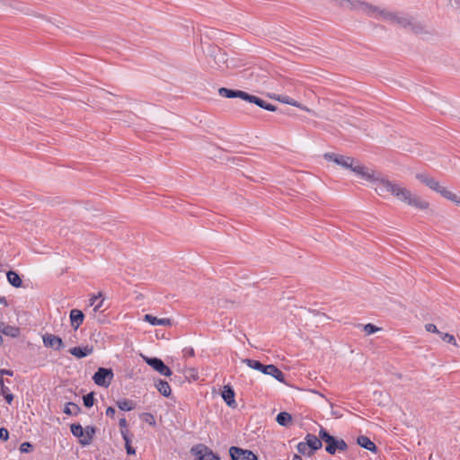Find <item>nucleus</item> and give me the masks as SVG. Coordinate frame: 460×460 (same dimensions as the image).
Masks as SVG:
<instances>
[{"label": "nucleus", "instance_id": "1", "mask_svg": "<svg viewBox=\"0 0 460 460\" xmlns=\"http://www.w3.org/2000/svg\"><path fill=\"white\" fill-rule=\"evenodd\" d=\"M379 190H377L378 195L390 193L396 197L399 200L418 209L423 210L429 208V202L422 200L417 195L412 194L408 189L389 181L387 178L385 181H381V187H379Z\"/></svg>", "mask_w": 460, "mask_h": 460}, {"label": "nucleus", "instance_id": "2", "mask_svg": "<svg viewBox=\"0 0 460 460\" xmlns=\"http://www.w3.org/2000/svg\"><path fill=\"white\" fill-rule=\"evenodd\" d=\"M218 93L221 97H224V98H228V99L240 98L247 102L253 103V104L257 105L258 107H260L263 110H266V111H278V108L276 105H273L256 95L251 94V93L242 91V90L221 87L218 89Z\"/></svg>", "mask_w": 460, "mask_h": 460}, {"label": "nucleus", "instance_id": "3", "mask_svg": "<svg viewBox=\"0 0 460 460\" xmlns=\"http://www.w3.org/2000/svg\"><path fill=\"white\" fill-rule=\"evenodd\" d=\"M319 437L325 444V451L329 455L334 456L337 453L345 452L349 448V446L344 439L331 435L323 427L320 428Z\"/></svg>", "mask_w": 460, "mask_h": 460}, {"label": "nucleus", "instance_id": "4", "mask_svg": "<svg viewBox=\"0 0 460 460\" xmlns=\"http://www.w3.org/2000/svg\"><path fill=\"white\" fill-rule=\"evenodd\" d=\"M243 363L246 364L249 367L258 370L264 375L271 376L280 383L287 384L284 373L275 365H264L261 361L252 358L243 359Z\"/></svg>", "mask_w": 460, "mask_h": 460}, {"label": "nucleus", "instance_id": "5", "mask_svg": "<svg viewBox=\"0 0 460 460\" xmlns=\"http://www.w3.org/2000/svg\"><path fill=\"white\" fill-rule=\"evenodd\" d=\"M351 171L355 172L359 178L373 183L376 186L375 190L376 192L377 190H380L379 187H381V181H385L386 179L385 177L382 176L380 172H376L368 167L360 164L358 161H356Z\"/></svg>", "mask_w": 460, "mask_h": 460}, {"label": "nucleus", "instance_id": "6", "mask_svg": "<svg viewBox=\"0 0 460 460\" xmlns=\"http://www.w3.org/2000/svg\"><path fill=\"white\" fill-rule=\"evenodd\" d=\"M416 179H418L420 182L425 184L427 187L431 189L432 190L439 193L442 197L447 199H454L456 198V194L447 190L446 188L442 187L438 181H436L433 177H430L425 173H417Z\"/></svg>", "mask_w": 460, "mask_h": 460}, {"label": "nucleus", "instance_id": "7", "mask_svg": "<svg viewBox=\"0 0 460 460\" xmlns=\"http://www.w3.org/2000/svg\"><path fill=\"white\" fill-rule=\"evenodd\" d=\"M394 23L402 28L409 29L415 34L423 33L425 31V28L420 22H418L411 16L402 13H397Z\"/></svg>", "mask_w": 460, "mask_h": 460}, {"label": "nucleus", "instance_id": "8", "mask_svg": "<svg viewBox=\"0 0 460 460\" xmlns=\"http://www.w3.org/2000/svg\"><path fill=\"white\" fill-rule=\"evenodd\" d=\"M332 2L339 7L349 8L350 10H361L366 13H370L377 10L376 6L360 0H332Z\"/></svg>", "mask_w": 460, "mask_h": 460}, {"label": "nucleus", "instance_id": "9", "mask_svg": "<svg viewBox=\"0 0 460 460\" xmlns=\"http://www.w3.org/2000/svg\"><path fill=\"white\" fill-rule=\"evenodd\" d=\"M114 373L111 368L100 367L92 378L98 386L107 388L111 385Z\"/></svg>", "mask_w": 460, "mask_h": 460}, {"label": "nucleus", "instance_id": "10", "mask_svg": "<svg viewBox=\"0 0 460 460\" xmlns=\"http://www.w3.org/2000/svg\"><path fill=\"white\" fill-rule=\"evenodd\" d=\"M144 360L149 367H151L160 375L164 376H171L172 375L171 368L166 366L161 358L156 357H144Z\"/></svg>", "mask_w": 460, "mask_h": 460}, {"label": "nucleus", "instance_id": "11", "mask_svg": "<svg viewBox=\"0 0 460 460\" xmlns=\"http://www.w3.org/2000/svg\"><path fill=\"white\" fill-rule=\"evenodd\" d=\"M191 453L196 456L195 460H221L218 455L203 444L193 447Z\"/></svg>", "mask_w": 460, "mask_h": 460}, {"label": "nucleus", "instance_id": "12", "mask_svg": "<svg viewBox=\"0 0 460 460\" xmlns=\"http://www.w3.org/2000/svg\"><path fill=\"white\" fill-rule=\"evenodd\" d=\"M231 460H258V456L252 450L232 446L229 448Z\"/></svg>", "mask_w": 460, "mask_h": 460}, {"label": "nucleus", "instance_id": "13", "mask_svg": "<svg viewBox=\"0 0 460 460\" xmlns=\"http://www.w3.org/2000/svg\"><path fill=\"white\" fill-rule=\"evenodd\" d=\"M323 157L327 161L334 162L335 164L341 165V167L349 170H352L356 163V160L352 157L344 156L334 153H325Z\"/></svg>", "mask_w": 460, "mask_h": 460}, {"label": "nucleus", "instance_id": "14", "mask_svg": "<svg viewBox=\"0 0 460 460\" xmlns=\"http://www.w3.org/2000/svg\"><path fill=\"white\" fill-rule=\"evenodd\" d=\"M304 441L308 447V456H312L317 450L321 449L323 447V441L318 436L316 437L314 434L308 433L306 434Z\"/></svg>", "mask_w": 460, "mask_h": 460}, {"label": "nucleus", "instance_id": "15", "mask_svg": "<svg viewBox=\"0 0 460 460\" xmlns=\"http://www.w3.org/2000/svg\"><path fill=\"white\" fill-rule=\"evenodd\" d=\"M42 340L45 347L52 348L55 350H61L65 347L62 339L51 333L44 334Z\"/></svg>", "mask_w": 460, "mask_h": 460}, {"label": "nucleus", "instance_id": "16", "mask_svg": "<svg viewBox=\"0 0 460 460\" xmlns=\"http://www.w3.org/2000/svg\"><path fill=\"white\" fill-rule=\"evenodd\" d=\"M221 396L227 406L235 409L237 403L235 402V392L231 385H225L221 391Z\"/></svg>", "mask_w": 460, "mask_h": 460}, {"label": "nucleus", "instance_id": "17", "mask_svg": "<svg viewBox=\"0 0 460 460\" xmlns=\"http://www.w3.org/2000/svg\"><path fill=\"white\" fill-rule=\"evenodd\" d=\"M144 321L150 323L153 326L155 325H164V326H172V320L170 318H158L152 314H146L144 315Z\"/></svg>", "mask_w": 460, "mask_h": 460}, {"label": "nucleus", "instance_id": "18", "mask_svg": "<svg viewBox=\"0 0 460 460\" xmlns=\"http://www.w3.org/2000/svg\"><path fill=\"white\" fill-rule=\"evenodd\" d=\"M93 351V346H84V347H80V346H77V347H74V348H71L68 352L73 355L74 357H75L76 358H85L89 355H91Z\"/></svg>", "mask_w": 460, "mask_h": 460}, {"label": "nucleus", "instance_id": "19", "mask_svg": "<svg viewBox=\"0 0 460 460\" xmlns=\"http://www.w3.org/2000/svg\"><path fill=\"white\" fill-rule=\"evenodd\" d=\"M69 317H70L71 326L74 328L75 331H76L79 328V326L83 323L84 319V314L79 309H72L70 311Z\"/></svg>", "mask_w": 460, "mask_h": 460}, {"label": "nucleus", "instance_id": "20", "mask_svg": "<svg viewBox=\"0 0 460 460\" xmlns=\"http://www.w3.org/2000/svg\"><path fill=\"white\" fill-rule=\"evenodd\" d=\"M357 444L372 453H377L378 448L376 445L367 436L360 435L357 438Z\"/></svg>", "mask_w": 460, "mask_h": 460}, {"label": "nucleus", "instance_id": "21", "mask_svg": "<svg viewBox=\"0 0 460 460\" xmlns=\"http://www.w3.org/2000/svg\"><path fill=\"white\" fill-rule=\"evenodd\" d=\"M96 431H97V428L95 426H93V425L86 426L84 428L85 438L81 439V446H83V447L89 446L92 443V441L96 434Z\"/></svg>", "mask_w": 460, "mask_h": 460}, {"label": "nucleus", "instance_id": "22", "mask_svg": "<svg viewBox=\"0 0 460 460\" xmlns=\"http://www.w3.org/2000/svg\"><path fill=\"white\" fill-rule=\"evenodd\" d=\"M158 392L164 397H169L172 394V389L169 383L163 379H158L155 384Z\"/></svg>", "mask_w": 460, "mask_h": 460}, {"label": "nucleus", "instance_id": "23", "mask_svg": "<svg viewBox=\"0 0 460 460\" xmlns=\"http://www.w3.org/2000/svg\"><path fill=\"white\" fill-rule=\"evenodd\" d=\"M270 98L276 99V100H278L279 102H280L282 103L289 104L291 106L297 107V108H300L302 110H305V108L303 107V105L301 103H299L297 101L292 99L291 97H289L288 95H276V94H273V95H270Z\"/></svg>", "mask_w": 460, "mask_h": 460}, {"label": "nucleus", "instance_id": "24", "mask_svg": "<svg viewBox=\"0 0 460 460\" xmlns=\"http://www.w3.org/2000/svg\"><path fill=\"white\" fill-rule=\"evenodd\" d=\"M6 278L9 284L14 288H21L22 286V279L21 276L14 270H8L6 272Z\"/></svg>", "mask_w": 460, "mask_h": 460}, {"label": "nucleus", "instance_id": "25", "mask_svg": "<svg viewBox=\"0 0 460 460\" xmlns=\"http://www.w3.org/2000/svg\"><path fill=\"white\" fill-rule=\"evenodd\" d=\"M276 421L282 427H289L293 422V418L289 412L280 411L276 417Z\"/></svg>", "mask_w": 460, "mask_h": 460}, {"label": "nucleus", "instance_id": "26", "mask_svg": "<svg viewBox=\"0 0 460 460\" xmlns=\"http://www.w3.org/2000/svg\"><path fill=\"white\" fill-rule=\"evenodd\" d=\"M70 431L72 435L78 438V442L81 445V439L85 438L84 429L80 423H72L70 425Z\"/></svg>", "mask_w": 460, "mask_h": 460}, {"label": "nucleus", "instance_id": "27", "mask_svg": "<svg viewBox=\"0 0 460 460\" xmlns=\"http://www.w3.org/2000/svg\"><path fill=\"white\" fill-rule=\"evenodd\" d=\"M376 13H378L379 15H381L383 17L384 20L389 21L392 23H394L396 14H397V13H392V12H388L385 10H380L378 7H377L376 11L371 12L370 13H367V14L371 15V16H375Z\"/></svg>", "mask_w": 460, "mask_h": 460}, {"label": "nucleus", "instance_id": "28", "mask_svg": "<svg viewBox=\"0 0 460 460\" xmlns=\"http://www.w3.org/2000/svg\"><path fill=\"white\" fill-rule=\"evenodd\" d=\"M63 412L70 416H77L81 412V408L75 402H69L66 403Z\"/></svg>", "mask_w": 460, "mask_h": 460}, {"label": "nucleus", "instance_id": "29", "mask_svg": "<svg viewBox=\"0 0 460 460\" xmlns=\"http://www.w3.org/2000/svg\"><path fill=\"white\" fill-rule=\"evenodd\" d=\"M0 390L5 402L11 404L13 401V394L10 392V389L4 385V379L2 377L0 378Z\"/></svg>", "mask_w": 460, "mask_h": 460}, {"label": "nucleus", "instance_id": "30", "mask_svg": "<svg viewBox=\"0 0 460 460\" xmlns=\"http://www.w3.org/2000/svg\"><path fill=\"white\" fill-rule=\"evenodd\" d=\"M120 411H129L136 408V402L129 399H123L116 402Z\"/></svg>", "mask_w": 460, "mask_h": 460}, {"label": "nucleus", "instance_id": "31", "mask_svg": "<svg viewBox=\"0 0 460 460\" xmlns=\"http://www.w3.org/2000/svg\"><path fill=\"white\" fill-rule=\"evenodd\" d=\"M102 293H99L98 296H93L90 299V305L93 306V311L97 312L101 309L103 304V298L100 299L102 297Z\"/></svg>", "mask_w": 460, "mask_h": 460}, {"label": "nucleus", "instance_id": "32", "mask_svg": "<svg viewBox=\"0 0 460 460\" xmlns=\"http://www.w3.org/2000/svg\"><path fill=\"white\" fill-rule=\"evenodd\" d=\"M0 332L2 333H4V335L11 336V337H16L18 335L19 329L16 327L10 326V325H5V326L4 325L3 328L0 330Z\"/></svg>", "mask_w": 460, "mask_h": 460}, {"label": "nucleus", "instance_id": "33", "mask_svg": "<svg viewBox=\"0 0 460 460\" xmlns=\"http://www.w3.org/2000/svg\"><path fill=\"white\" fill-rule=\"evenodd\" d=\"M83 401H84V405L86 407V408H91L93 406L94 404V393L93 392H91L83 396Z\"/></svg>", "mask_w": 460, "mask_h": 460}, {"label": "nucleus", "instance_id": "34", "mask_svg": "<svg viewBox=\"0 0 460 460\" xmlns=\"http://www.w3.org/2000/svg\"><path fill=\"white\" fill-rule=\"evenodd\" d=\"M142 420L148 423L150 426L155 427L156 425L155 419L152 413L145 412L141 416Z\"/></svg>", "mask_w": 460, "mask_h": 460}, {"label": "nucleus", "instance_id": "35", "mask_svg": "<svg viewBox=\"0 0 460 460\" xmlns=\"http://www.w3.org/2000/svg\"><path fill=\"white\" fill-rule=\"evenodd\" d=\"M438 335L440 336V338L447 342V343H451V344H454L456 345V338L454 337V335L452 334H449V333H446V332H438Z\"/></svg>", "mask_w": 460, "mask_h": 460}, {"label": "nucleus", "instance_id": "36", "mask_svg": "<svg viewBox=\"0 0 460 460\" xmlns=\"http://www.w3.org/2000/svg\"><path fill=\"white\" fill-rule=\"evenodd\" d=\"M363 330L365 331V332L367 334H374L376 333V332H378L380 329L376 326L375 324L373 323H367L363 326Z\"/></svg>", "mask_w": 460, "mask_h": 460}, {"label": "nucleus", "instance_id": "37", "mask_svg": "<svg viewBox=\"0 0 460 460\" xmlns=\"http://www.w3.org/2000/svg\"><path fill=\"white\" fill-rule=\"evenodd\" d=\"M32 449H33V446L30 442H23L20 446V451L22 453H30L32 451Z\"/></svg>", "mask_w": 460, "mask_h": 460}, {"label": "nucleus", "instance_id": "38", "mask_svg": "<svg viewBox=\"0 0 460 460\" xmlns=\"http://www.w3.org/2000/svg\"><path fill=\"white\" fill-rule=\"evenodd\" d=\"M130 433L128 429H125V431H122V438L125 441V447H131V438H130Z\"/></svg>", "mask_w": 460, "mask_h": 460}, {"label": "nucleus", "instance_id": "39", "mask_svg": "<svg viewBox=\"0 0 460 460\" xmlns=\"http://www.w3.org/2000/svg\"><path fill=\"white\" fill-rule=\"evenodd\" d=\"M296 449H297L299 454L304 455V456H307V453H308L307 449H308V447H307V446L305 445V443L304 441L299 442L297 444Z\"/></svg>", "mask_w": 460, "mask_h": 460}, {"label": "nucleus", "instance_id": "40", "mask_svg": "<svg viewBox=\"0 0 460 460\" xmlns=\"http://www.w3.org/2000/svg\"><path fill=\"white\" fill-rule=\"evenodd\" d=\"M182 353H183V357L184 358H187V357H194L195 356V351H194V349L192 347H186L182 349Z\"/></svg>", "mask_w": 460, "mask_h": 460}, {"label": "nucleus", "instance_id": "41", "mask_svg": "<svg viewBox=\"0 0 460 460\" xmlns=\"http://www.w3.org/2000/svg\"><path fill=\"white\" fill-rule=\"evenodd\" d=\"M9 438V431L6 428H0V439L3 441H7Z\"/></svg>", "mask_w": 460, "mask_h": 460}, {"label": "nucleus", "instance_id": "42", "mask_svg": "<svg viewBox=\"0 0 460 460\" xmlns=\"http://www.w3.org/2000/svg\"><path fill=\"white\" fill-rule=\"evenodd\" d=\"M425 329H426V331H427V332H433V333H438V332H440L438 330L437 326H436L435 324H433V323H427V324L425 325Z\"/></svg>", "mask_w": 460, "mask_h": 460}, {"label": "nucleus", "instance_id": "43", "mask_svg": "<svg viewBox=\"0 0 460 460\" xmlns=\"http://www.w3.org/2000/svg\"><path fill=\"white\" fill-rule=\"evenodd\" d=\"M119 426L120 429V434L122 435V431H125V429H128V421L125 418H121L119 421Z\"/></svg>", "mask_w": 460, "mask_h": 460}, {"label": "nucleus", "instance_id": "44", "mask_svg": "<svg viewBox=\"0 0 460 460\" xmlns=\"http://www.w3.org/2000/svg\"><path fill=\"white\" fill-rule=\"evenodd\" d=\"M4 376H13V371L10 370V369L2 368V369H0V378L1 377L4 378L3 377Z\"/></svg>", "mask_w": 460, "mask_h": 460}, {"label": "nucleus", "instance_id": "45", "mask_svg": "<svg viewBox=\"0 0 460 460\" xmlns=\"http://www.w3.org/2000/svg\"><path fill=\"white\" fill-rule=\"evenodd\" d=\"M115 413H116V411L113 407L111 406H109L107 409H106V411H105V414L110 417V418H114L115 416Z\"/></svg>", "mask_w": 460, "mask_h": 460}, {"label": "nucleus", "instance_id": "46", "mask_svg": "<svg viewBox=\"0 0 460 460\" xmlns=\"http://www.w3.org/2000/svg\"><path fill=\"white\" fill-rule=\"evenodd\" d=\"M126 452L128 456L136 455V448L134 447H126Z\"/></svg>", "mask_w": 460, "mask_h": 460}, {"label": "nucleus", "instance_id": "47", "mask_svg": "<svg viewBox=\"0 0 460 460\" xmlns=\"http://www.w3.org/2000/svg\"><path fill=\"white\" fill-rule=\"evenodd\" d=\"M0 304L4 305V306H8V302L4 296H0Z\"/></svg>", "mask_w": 460, "mask_h": 460}, {"label": "nucleus", "instance_id": "48", "mask_svg": "<svg viewBox=\"0 0 460 460\" xmlns=\"http://www.w3.org/2000/svg\"><path fill=\"white\" fill-rule=\"evenodd\" d=\"M450 200L455 202L457 205H460V198H458L456 195V198L454 199H450Z\"/></svg>", "mask_w": 460, "mask_h": 460}, {"label": "nucleus", "instance_id": "49", "mask_svg": "<svg viewBox=\"0 0 460 460\" xmlns=\"http://www.w3.org/2000/svg\"><path fill=\"white\" fill-rule=\"evenodd\" d=\"M277 108H278L277 111H279V113H281V114H288L287 109L286 110H282V109H279V107H277Z\"/></svg>", "mask_w": 460, "mask_h": 460}, {"label": "nucleus", "instance_id": "50", "mask_svg": "<svg viewBox=\"0 0 460 460\" xmlns=\"http://www.w3.org/2000/svg\"><path fill=\"white\" fill-rule=\"evenodd\" d=\"M292 460H303V458L299 455L295 454Z\"/></svg>", "mask_w": 460, "mask_h": 460}, {"label": "nucleus", "instance_id": "51", "mask_svg": "<svg viewBox=\"0 0 460 460\" xmlns=\"http://www.w3.org/2000/svg\"><path fill=\"white\" fill-rule=\"evenodd\" d=\"M4 325V323L0 321V330L3 328Z\"/></svg>", "mask_w": 460, "mask_h": 460}, {"label": "nucleus", "instance_id": "52", "mask_svg": "<svg viewBox=\"0 0 460 460\" xmlns=\"http://www.w3.org/2000/svg\"><path fill=\"white\" fill-rule=\"evenodd\" d=\"M3 343V338L2 336L0 335V345Z\"/></svg>", "mask_w": 460, "mask_h": 460}]
</instances>
